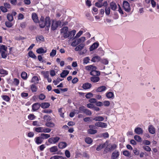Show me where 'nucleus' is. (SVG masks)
<instances>
[{"label": "nucleus", "mask_w": 159, "mask_h": 159, "mask_svg": "<svg viewBox=\"0 0 159 159\" xmlns=\"http://www.w3.org/2000/svg\"><path fill=\"white\" fill-rule=\"evenodd\" d=\"M61 35L64 38H66L70 36L69 32H68V28L65 26L62 28L60 30Z\"/></svg>", "instance_id": "nucleus-1"}, {"label": "nucleus", "mask_w": 159, "mask_h": 159, "mask_svg": "<svg viewBox=\"0 0 159 159\" xmlns=\"http://www.w3.org/2000/svg\"><path fill=\"white\" fill-rule=\"evenodd\" d=\"M7 48L5 45H2L0 47V52L1 53L2 57L6 58L7 55Z\"/></svg>", "instance_id": "nucleus-2"}, {"label": "nucleus", "mask_w": 159, "mask_h": 159, "mask_svg": "<svg viewBox=\"0 0 159 159\" xmlns=\"http://www.w3.org/2000/svg\"><path fill=\"white\" fill-rule=\"evenodd\" d=\"M61 22L60 21H56L53 20L52 22L51 29L53 30H55L58 27L61 26Z\"/></svg>", "instance_id": "nucleus-3"}, {"label": "nucleus", "mask_w": 159, "mask_h": 159, "mask_svg": "<svg viewBox=\"0 0 159 159\" xmlns=\"http://www.w3.org/2000/svg\"><path fill=\"white\" fill-rule=\"evenodd\" d=\"M123 7L125 10L127 12H129L130 11V7L129 3L128 2L124 1L123 2Z\"/></svg>", "instance_id": "nucleus-4"}, {"label": "nucleus", "mask_w": 159, "mask_h": 159, "mask_svg": "<svg viewBox=\"0 0 159 159\" xmlns=\"http://www.w3.org/2000/svg\"><path fill=\"white\" fill-rule=\"evenodd\" d=\"M60 139V138L57 137L51 138L48 139V142L51 144H54L57 142Z\"/></svg>", "instance_id": "nucleus-5"}, {"label": "nucleus", "mask_w": 159, "mask_h": 159, "mask_svg": "<svg viewBox=\"0 0 159 159\" xmlns=\"http://www.w3.org/2000/svg\"><path fill=\"white\" fill-rule=\"evenodd\" d=\"M120 153L118 150H116L113 152L111 155V159H117L119 157Z\"/></svg>", "instance_id": "nucleus-6"}, {"label": "nucleus", "mask_w": 159, "mask_h": 159, "mask_svg": "<svg viewBox=\"0 0 159 159\" xmlns=\"http://www.w3.org/2000/svg\"><path fill=\"white\" fill-rule=\"evenodd\" d=\"M85 68L86 70L90 71V72L95 71L97 69V67L93 65L86 66H85Z\"/></svg>", "instance_id": "nucleus-7"}, {"label": "nucleus", "mask_w": 159, "mask_h": 159, "mask_svg": "<svg viewBox=\"0 0 159 159\" xmlns=\"http://www.w3.org/2000/svg\"><path fill=\"white\" fill-rule=\"evenodd\" d=\"M95 125L102 128H106L107 126V124L106 123L102 122H96L95 124Z\"/></svg>", "instance_id": "nucleus-8"}, {"label": "nucleus", "mask_w": 159, "mask_h": 159, "mask_svg": "<svg viewBox=\"0 0 159 159\" xmlns=\"http://www.w3.org/2000/svg\"><path fill=\"white\" fill-rule=\"evenodd\" d=\"M94 126L90 125L89 126L90 129L88 130V133L89 134H96L97 132V130L92 129L93 128Z\"/></svg>", "instance_id": "nucleus-9"}, {"label": "nucleus", "mask_w": 159, "mask_h": 159, "mask_svg": "<svg viewBox=\"0 0 159 159\" xmlns=\"http://www.w3.org/2000/svg\"><path fill=\"white\" fill-rule=\"evenodd\" d=\"M34 141L37 144L39 145L41 144L43 140L41 136L37 137L34 139Z\"/></svg>", "instance_id": "nucleus-10"}, {"label": "nucleus", "mask_w": 159, "mask_h": 159, "mask_svg": "<svg viewBox=\"0 0 159 159\" xmlns=\"http://www.w3.org/2000/svg\"><path fill=\"white\" fill-rule=\"evenodd\" d=\"M107 88L105 86H101L98 87L96 90L97 92H101L105 91Z\"/></svg>", "instance_id": "nucleus-11"}, {"label": "nucleus", "mask_w": 159, "mask_h": 159, "mask_svg": "<svg viewBox=\"0 0 159 159\" xmlns=\"http://www.w3.org/2000/svg\"><path fill=\"white\" fill-rule=\"evenodd\" d=\"M50 18L49 17H46L45 19V22H44L43 24H45V26H46L47 27H49L50 26Z\"/></svg>", "instance_id": "nucleus-12"}, {"label": "nucleus", "mask_w": 159, "mask_h": 159, "mask_svg": "<svg viewBox=\"0 0 159 159\" xmlns=\"http://www.w3.org/2000/svg\"><path fill=\"white\" fill-rule=\"evenodd\" d=\"M40 107V104L39 103H35L34 104L32 107V110L33 111L37 110Z\"/></svg>", "instance_id": "nucleus-13"}, {"label": "nucleus", "mask_w": 159, "mask_h": 159, "mask_svg": "<svg viewBox=\"0 0 159 159\" xmlns=\"http://www.w3.org/2000/svg\"><path fill=\"white\" fill-rule=\"evenodd\" d=\"M106 96L108 99H113L114 98L113 93L111 92L106 93Z\"/></svg>", "instance_id": "nucleus-14"}, {"label": "nucleus", "mask_w": 159, "mask_h": 159, "mask_svg": "<svg viewBox=\"0 0 159 159\" xmlns=\"http://www.w3.org/2000/svg\"><path fill=\"white\" fill-rule=\"evenodd\" d=\"M117 145L116 144H113L110 146L108 145L106 148V149L108 151H112L117 148Z\"/></svg>", "instance_id": "nucleus-15"}, {"label": "nucleus", "mask_w": 159, "mask_h": 159, "mask_svg": "<svg viewBox=\"0 0 159 159\" xmlns=\"http://www.w3.org/2000/svg\"><path fill=\"white\" fill-rule=\"evenodd\" d=\"M92 87V85L90 83H86L83 84L82 87L84 89H90Z\"/></svg>", "instance_id": "nucleus-16"}, {"label": "nucleus", "mask_w": 159, "mask_h": 159, "mask_svg": "<svg viewBox=\"0 0 159 159\" xmlns=\"http://www.w3.org/2000/svg\"><path fill=\"white\" fill-rule=\"evenodd\" d=\"M32 17L35 23H37L39 22V20L37 15L35 13H33L32 14Z\"/></svg>", "instance_id": "nucleus-17"}, {"label": "nucleus", "mask_w": 159, "mask_h": 159, "mask_svg": "<svg viewBox=\"0 0 159 159\" xmlns=\"http://www.w3.org/2000/svg\"><path fill=\"white\" fill-rule=\"evenodd\" d=\"M91 81L93 83H96L98 82L100 80V78L99 77L96 76H93L90 78Z\"/></svg>", "instance_id": "nucleus-18"}, {"label": "nucleus", "mask_w": 159, "mask_h": 159, "mask_svg": "<svg viewBox=\"0 0 159 159\" xmlns=\"http://www.w3.org/2000/svg\"><path fill=\"white\" fill-rule=\"evenodd\" d=\"M101 58L100 57L98 56H94L92 58L91 61L93 62H98L99 61H100Z\"/></svg>", "instance_id": "nucleus-19"}, {"label": "nucleus", "mask_w": 159, "mask_h": 159, "mask_svg": "<svg viewBox=\"0 0 159 159\" xmlns=\"http://www.w3.org/2000/svg\"><path fill=\"white\" fill-rule=\"evenodd\" d=\"M134 132L138 134H143V130L140 127H137L135 128Z\"/></svg>", "instance_id": "nucleus-20"}, {"label": "nucleus", "mask_w": 159, "mask_h": 159, "mask_svg": "<svg viewBox=\"0 0 159 159\" xmlns=\"http://www.w3.org/2000/svg\"><path fill=\"white\" fill-rule=\"evenodd\" d=\"M99 46V44L97 43H93L90 48V50L92 51L97 48Z\"/></svg>", "instance_id": "nucleus-21"}, {"label": "nucleus", "mask_w": 159, "mask_h": 159, "mask_svg": "<svg viewBox=\"0 0 159 159\" xmlns=\"http://www.w3.org/2000/svg\"><path fill=\"white\" fill-rule=\"evenodd\" d=\"M49 150L50 152L53 153L57 152L58 149L57 146H53L49 148Z\"/></svg>", "instance_id": "nucleus-22"}, {"label": "nucleus", "mask_w": 159, "mask_h": 159, "mask_svg": "<svg viewBox=\"0 0 159 159\" xmlns=\"http://www.w3.org/2000/svg\"><path fill=\"white\" fill-rule=\"evenodd\" d=\"M58 146L59 148L60 149H63L66 147L67 144L66 142H61L59 143Z\"/></svg>", "instance_id": "nucleus-23"}, {"label": "nucleus", "mask_w": 159, "mask_h": 159, "mask_svg": "<svg viewBox=\"0 0 159 159\" xmlns=\"http://www.w3.org/2000/svg\"><path fill=\"white\" fill-rule=\"evenodd\" d=\"M44 22V18L43 17L41 16L40 20L39 22V26L41 28H43L45 27V24H43Z\"/></svg>", "instance_id": "nucleus-24"}, {"label": "nucleus", "mask_w": 159, "mask_h": 159, "mask_svg": "<svg viewBox=\"0 0 159 159\" xmlns=\"http://www.w3.org/2000/svg\"><path fill=\"white\" fill-rule=\"evenodd\" d=\"M90 74L94 76H99L100 75V72L95 70V71L90 72Z\"/></svg>", "instance_id": "nucleus-25"}, {"label": "nucleus", "mask_w": 159, "mask_h": 159, "mask_svg": "<svg viewBox=\"0 0 159 159\" xmlns=\"http://www.w3.org/2000/svg\"><path fill=\"white\" fill-rule=\"evenodd\" d=\"M50 106V104L48 102H43L40 104V107L43 108H48Z\"/></svg>", "instance_id": "nucleus-26"}, {"label": "nucleus", "mask_w": 159, "mask_h": 159, "mask_svg": "<svg viewBox=\"0 0 159 159\" xmlns=\"http://www.w3.org/2000/svg\"><path fill=\"white\" fill-rule=\"evenodd\" d=\"M148 130L149 132L152 134H154L155 132V129L152 125H150L148 127Z\"/></svg>", "instance_id": "nucleus-27"}, {"label": "nucleus", "mask_w": 159, "mask_h": 159, "mask_svg": "<svg viewBox=\"0 0 159 159\" xmlns=\"http://www.w3.org/2000/svg\"><path fill=\"white\" fill-rule=\"evenodd\" d=\"M69 71L67 70H64L61 74V77L62 78L65 77L69 74Z\"/></svg>", "instance_id": "nucleus-28"}, {"label": "nucleus", "mask_w": 159, "mask_h": 159, "mask_svg": "<svg viewBox=\"0 0 159 159\" xmlns=\"http://www.w3.org/2000/svg\"><path fill=\"white\" fill-rule=\"evenodd\" d=\"M123 154L125 157H131V153L127 150H125L122 152Z\"/></svg>", "instance_id": "nucleus-29"}, {"label": "nucleus", "mask_w": 159, "mask_h": 159, "mask_svg": "<svg viewBox=\"0 0 159 159\" xmlns=\"http://www.w3.org/2000/svg\"><path fill=\"white\" fill-rule=\"evenodd\" d=\"M104 118L102 116H98L95 117L93 120L96 121H102L104 120Z\"/></svg>", "instance_id": "nucleus-30"}, {"label": "nucleus", "mask_w": 159, "mask_h": 159, "mask_svg": "<svg viewBox=\"0 0 159 159\" xmlns=\"http://www.w3.org/2000/svg\"><path fill=\"white\" fill-rule=\"evenodd\" d=\"M86 40L85 38L84 37H82L81 38L77 39V41L78 44L81 43H83Z\"/></svg>", "instance_id": "nucleus-31"}, {"label": "nucleus", "mask_w": 159, "mask_h": 159, "mask_svg": "<svg viewBox=\"0 0 159 159\" xmlns=\"http://www.w3.org/2000/svg\"><path fill=\"white\" fill-rule=\"evenodd\" d=\"M41 136L43 140L45 139H47L50 137V135L49 134H41Z\"/></svg>", "instance_id": "nucleus-32"}, {"label": "nucleus", "mask_w": 159, "mask_h": 159, "mask_svg": "<svg viewBox=\"0 0 159 159\" xmlns=\"http://www.w3.org/2000/svg\"><path fill=\"white\" fill-rule=\"evenodd\" d=\"M110 7L111 9L114 11L117 8V6L115 3L112 2L110 4Z\"/></svg>", "instance_id": "nucleus-33"}, {"label": "nucleus", "mask_w": 159, "mask_h": 159, "mask_svg": "<svg viewBox=\"0 0 159 159\" xmlns=\"http://www.w3.org/2000/svg\"><path fill=\"white\" fill-rule=\"evenodd\" d=\"M34 130L37 133L43 132V127L34 128Z\"/></svg>", "instance_id": "nucleus-34"}, {"label": "nucleus", "mask_w": 159, "mask_h": 159, "mask_svg": "<svg viewBox=\"0 0 159 159\" xmlns=\"http://www.w3.org/2000/svg\"><path fill=\"white\" fill-rule=\"evenodd\" d=\"M47 52L46 50H44L42 48H40L36 50V52L39 54L44 53Z\"/></svg>", "instance_id": "nucleus-35"}, {"label": "nucleus", "mask_w": 159, "mask_h": 159, "mask_svg": "<svg viewBox=\"0 0 159 159\" xmlns=\"http://www.w3.org/2000/svg\"><path fill=\"white\" fill-rule=\"evenodd\" d=\"M39 81L38 78L36 76H34L31 79V82L34 83H38Z\"/></svg>", "instance_id": "nucleus-36"}, {"label": "nucleus", "mask_w": 159, "mask_h": 159, "mask_svg": "<svg viewBox=\"0 0 159 159\" xmlns=\"http://www.w3.org/2000/svg\"><path fill=\"white\" fill-rule=\"evenodd\" d=\"M100 62L101 63L105 65L108 64L109 63L108 61L107 58L101 59Z\"/></svg>", "instance_id": "nucleus-37"}, {"label": "nucleus", "mask_w": 159, "mask_h": 159, "mask_svg": "<svg viewBox=\"0 0 159 159\" xmlns=\"http://www.w3.org/2000/svg\"><path fill=\"white\" fill-rule=\"evenodd\" d=\"M85 141L86 143L89 144L93 142L92 139L89 137H86L85 139Z\"/></svg>", "instance_id": "nucleus-38"}, {"label": "nucleus", "mask_w": 159, "mask_h": 159, "mask_svg": "<svg viewBox=\"0 0 159 159\" xmlns=\"http://www.w3.org/2000/svg\"><path fill=\"white\" fill-rule=\"evenodd\" d=\"M41 74L43 75L44 77L45 78H48L49 76V73L48 71H43L41 72Z\"/></svg>", "instance_id": "nucleus-39"}, {"label": "nucleus", "mask_w": 159, "mask_h": 159, "mask_svg": "<svg viewBox=\"0 0 159 159\" xmlns=\"http://www.w3.org/2000/svg\"><path fill=\"white\" fill-rule=\"evenodd\" d=\"M36 40L37 42H40V41H44V38L43 36H39L36 37Z\"/></svg>", "instance_id": "nucleus-40"}, {"label": "nucleus", "mask_w": 159, "mask_h": 159, "mask_svg": "<svg viewBox=\"0 0 159 159\" xmlns=\"http://www.w3.org/2000/svg\"><path fill=\"white\" fill-rule=\"evenodd\" d=\"M105 143L100 144L97 148L96 150L99 151L101 150L102 148L105 147Z\"/></svg>", "instance_id": "nucleus-41"}, {"label": "nucleus", "mask_w": 159, "mask_h": 159, "mask_svg": "<svg viewBox=\"0 0 159 159\" xmlns=\"http://www.w3.org/2000/svg\"><path fill=\"white\" fill-rule=\"evenodd\" d=\"M8 72L6 70L2 69H0V74L1 75H7L8 74Z\"/></svg>", "instance_id": "nucleus-42"}, {"label": "nucleus", "mask_w": 159, "mask_h": 159, "mask_svg": "<svg viewBox=\"0 0 159 159\" xmlns=\"http://www.w3.org/2000/svg\"><path fill=\"white\" fill-rule=\"evenodd\" d=\"M134 139L137 142H140L142 141L141 138L139 135H136L134 136Z\"/></svg>", "instance_id": "nucleus-43"}, {"label": "nucleus", "mask_w": 159, "mask_h": 159, "mask_svg": "<svg viewBox=\"0 0 159 159\" xmlns=\"http://www.w3.org/2000/svg\"><path fill=\"white\" fill-rule=\"evenodd\" d=\"M7 19L10 21H12L13 20V16L9 14H8L7 15Z\"/></svg>", "instance_id": "nucleus-44"}, {"label": "nucleus", "mask_w": 159, "mask_h": 159, "mask_svg": "<svg viewBox=\"0 0 159 159\" xmlns=\"http://www.w3.org/2000/svg\"><path fill=\"white\" fill-rule=\"evenodd\" d=\"M90 58L89 57H86L84 58L83 59V63L84 64H87L89 62Z\"/></svg>", "instance_id": "nucleus-45"}, {"label": "nucleus", "mask_w": 159, "mask_h": 159, "mask_svg": "<svg viewBox=\"0 0 159 159\" xmlns=\"http://www.w3.org/2000/svg\"><path fill=\"white\" fill-rule=\"evenodd\" d=\"M2 97L4 100L7 102H9L10 99L9 97L7 95H3Z\"/></svg>", "instance_id": "nucleus-46"}, {"label": "nucleus", "mask_w": 159, "mask_h": 159, "mask_svg": "<svg viewBox=\"0 0 159 159\" xmlns=\"http://www.w3.org/2000/svg\"><path fill=\"white\" fill-rule=\"evenodd\" d=\"M45 125L48 127H53L55 125L52 122H48L46 123Z\"/></svg>", "instance_id": "nucleus-47"}, {"label": "nucleus", "mask_w": 159, "mask_h": 159, "mask_svg": "<svg viewBox=\"0 0 159 159\" xmlns=\"http://www.w3.org/2000/svg\"><path fill=\"white\" fill-rule=\"evenodd\" d=\"M31 89L32 92H35L37 91V88L34 84H32L31 85Z\"/></svg>", "instance_id": "nucleus-48"}, {"label": "nucleus", "mask_w": 159, "mask_h": 159, "mask_svg": "<svg viewBox=\"0 0 159 159\" xmlns=\"http://www.w3.org/2000/svg\"><path fill=\"white\" fill-rule=\"evenodd\" d=\"M51 129L49 128L43 127V132L49 133L51 132Z\"/></svg>", "instance_id": "nucleus-49"}, {"label": "nucleus", "mask_w": 159, "mask_h": 159, "mask_svg": "<svg viewBox=\"0 0 159 159\" xmlns=\"http://www.w3.org/2000/svg\"><path fill=\"white\" fill-rule=\"evenodd\" d=\"M110 8L109 7H106L105 8V13L106 15H109L110 13Z\"/></svg>", "instance_id": "nucleus-50"}, {"label": "nucleus", "mask_w": 159, "mask_h": 159, "mask_svg": "<svg viewBox=\"0 0 159 159\" xmlns=\"http://www.w3.org/2000/svg\"><path fill=\"white\" fill-rule=\"evenodd\" d=\"M28 55L31 58H35L36 57V56L32 51H30L28 53Z\"/></svg>", "instance_id": "nucleus-51"}, {"label": "nucleus", "mask_w": 159, "mask_h": 159, "mask_svg": "<svg viewBox=\"0 0 159 159\" xmlns=\"http://www.w3.org/2000/svg\"><path fill=\"white\" fill-rule=\"evenodd\" d=\"M103 104L105 106L108 107L110 104V102L109 101H104L103 102Z\"/></svg>", "instance_id": "nucleus-52"}, {"label": "nucleus", "mask_w": 159, "mask_h": 159, "mask_svg": "<svg viewBox=\"0 0 159 159\" xmlns=\"http://www.w3.org/2000/svg\"><path fill=\"white\" fill-rule=\"evenodd\" d=\"M84 32L82 30H80L76 34L75 37V38H78L82 35Z\"/></svg>", "instance_id": "nucleus-53"}, {"label": "nucleus", "mask_w": 159, "mask_h": 159, "mask_svg": "<svg viewBox=\"0 0 159 159\" xmlns=\"http://www.w3.org/2000/svg\"><path fill=\"white\" fill-rule=\"evenodd\" d=\"M78 44L77 39L74 40L71 44V45L72 47H75Z\"/></svg>", "instance_id": "nucleus-54"}, {"label": "nucleus", "mask_w": 159, "mask_h": 159, "mask_svg": "<svg viewBox=\"0 0 159 159\" xmlns=\"http://www.w3.org/2000/svg\"><path fill=\"white\" fill-rule=\"evenodd\" d=\"M0 9L1 11L5 13L8 11L7 9L3 6H1L0 7Z\"/></svg>", "instance_id": "nucleus-55"}, {"label": "nucleus", "mask_w": 159, "mask_h": 159, "mask_svg": "<svg viewBox=\"0 0 159 159\" xmlns=\"http://www.w3.org/2000/svg\"><path fill=\"white\" fill-rule=\"evenodd\" d=\"M22 78L24 79H26L27 78V74L25 72H22L21 74Z\"/></svg>", "instance_id": "nucleus-56"}, {"label": "nucleus", "mask_w": 159, "mask_h": 159, "mask_svg": "<svg viewBox=\"0 0 159 159\" xmlns=\"http://www.w3.org/2000/svg\"><path fill=\"white\" fill-rule=\"evenodd\" d=\"M84 121L85 122H89V121H91L92 120V118L90 117H88L86 118H85L83 119Z\"/></svg>", "instance_id": "nucleus-57"}, {"label": "nucleus", "mask_w": 159, "mask_h": 159, "mask_svg": "<svg viewBox=\"0 0 159 159\" xmlns=\"http://www.w3.org/2000/svg\"><path fill=\"white\" fill-rule=\"evenodd\" d=\"M93 96V94L91 93H87L86 96L85 97L87 98H90Z\"/></svg>", "instance_id": "nucleus-58"}, {"label": "nucleus", "mask_w": 159, "mask_h": 159, "mask_svg": "<svg viewBox=\"0 0 159 159\" xmlns=\"http://www.w3.org/2000/svg\"><path fill=\"white\" fill-rule=\"evenodd\" d=\"M56 54V51L55 50L53 49L50 53V56L51 57H53Z\"/></svg>", "instance_id": "nucleus-59"}, {"label": "nucleus", "mask_w": 159, "mask_h": 159, "mask_svg": "<svg viewBox=\"0 0 159 159\" xmlns=\"http://www.w3.org/2000/svg\"><path fill=\"white\" fill-rule=\"evenodd\" d=\"M62 80L61 79L59 78H58L57 80H54L53 81V83L54 84V85H57L60 81H61Z\"/></svg>", "instance_id": "nucleus-60"}, {"label": "nucleus", "mask_w": 159, "mask_h": 159, "mask_svg": "<svg viewBox=\"0 0 159 159\" xmlns=\"http://www.w3.org/2000/svg\"><path fill=\"white\" fill-rule=\"evenodd\" d=\"M95 5L96 7L99 8L101 7L104 5L101 2H96L95 4Z\"/></svg>", "instance_id": "nucleus-61"}, {"label": "nucleus", "mask_w": 159, "mask_h": 159, "mask_svg": "<svg viewBox=\"0 0 159 159\" xmlns=\"http://www.w3.org/2000/svg\"><path fill=\"white\" fill-rule=\"evenodd\" d=\"M84 113H85L87 115L90 116L92 114V113L89 110L86 109Z\"/></svg>", "instance_id": "nucleus-62"}, {"label": "nucleus", "mask_w": 159, "mask_h": 159, "mask_svg": "<svg viewBox=\"0 0 159 159\" xmlns=\"http://www.w3.org/2000/svg\"><path fill=\"white\" fill-rule=\"evenodd\" d=\"M85 109L84 106L80 107L79 108L80 112L81 113H84Z\"/></svg>", "instance_id": "nucleus-63"}, {"label": "nucleus", "mask_w": 159, "mask_h": 159, "mask_svg": "<svg viewBox=\"0 0 159 159\" xmlns=\"http://www.w3.org/2000/svg\"><path fill=\"white\" fill-rule=\"evenodd\" d=\"M6 26L8 28L11 27L12 26V24L9 22L6 21L5 22Z\"/></svg>", "instance_id": "nucleus-64"}]
</instances>
